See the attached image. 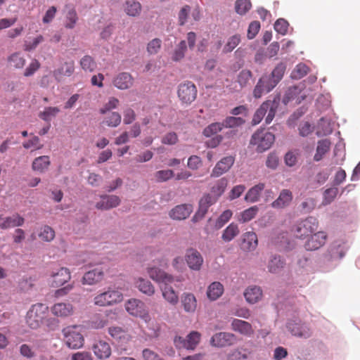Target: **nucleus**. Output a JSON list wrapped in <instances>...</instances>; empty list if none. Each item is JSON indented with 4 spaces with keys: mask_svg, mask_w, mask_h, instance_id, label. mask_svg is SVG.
<instances>
[{
    "mask_svg": "<svg viewBox=\"0 0 360 360\" xmlns=\"http://www.w3.org/2000/svg\"><path fill=\"white\" fill-rule=\"evenodd\" d=\"M278 105V98H275L273 101L269 100L264 102L255 112L252 121V124L255 125L259 124L266 113L265 122L267 124H270L275 117Z\"/></svg>",
    "mask_w": 360,
    "mask_h": 360,
    "instance_id": "nucleus-1",
    "label": "nucleus"
},
{
    "mask_svg": "<svg viewBox=\"0 0 360 360\" xmlns=\"http://www.w3.org/2000/svg\"><path fill=\"white\" fill-rule=\"evenodd\" d=\"M49 307L43 303L33 304L27 313L26 322L33 329L37 328L47 316Z\"/></svg>",
    "mask_w": 360,
    "mask_h": 360,
    "instance_id": "nucleus-2",
    "label": "nucleus"
},
{
    "mask_svg": "<svg viewBox=\"0 0 360 360\" xmlns=\"http://www.w3.org/2000/svg\"><path fill=\"white\" fill-rule=\"evenodd\" d=\"M275 141L274 135L264 129H258L252 136L250 144L256 146V150L262 153L271 148Z\"/></svg>",
    "mask_w": 360,
    "mask_h": 360,
    "instance_id": "nucleus-3",
    "label": "nucleus"
},
{
    "mask_svg": "<svg viewBox=\"0 0 360 360\" xmlns=\"http://www.w3.org/2000/svg\"><path fill=\"white\" fill-rule=\"evenodd\" d=\"M126 311L132 316L140 318L146 323L151 320L150 315L146 304L141 300L131 298L128 300L124 304Z\"/></svg>",
    "mask_w": 360,
    "mask_h": 360,
    "instance_id": "nucleus-4",
    "label": "nucleus"
},
{
    "mask_svg": "<svg viewBox=\"0 0 360 360\" xmlns=\"http://www.w3.org/2000/svg\"><path fill=\"white\" fill-rule=\"evenodd\" d=\"M64 340L70 349H79L84 345V338L82 334V327L70 326L63 330Z\"/></svg>",
    "mask_w": 360,
    "mask_h": 360,
    "instance_id": "nucleus-5",
    "label": "nucleus"
},
{
    "mask_svg": "<svg viewBox=\"0 0 360 360\" xmlns=\"http://www.w3.org/2000/svg\"><path fill=\"white\" fill-rule=\"evenodd\" d=\"M318 228V220L313 217H309L297 222L293 228V232L297 237L302 238L308 237L309 235L316 231Z\"/></svg>",
    "mask_w": 360,
    "mask_h": 360,
    "instance_id": "nucleus-6",
    "label": "nucleus"
},
{
    "mask_svg": "<svg viewBox=\"0 0 360 360\" xmlns=\"http://www.w3.org/2000/svg\"><path fill=\"white\" fill-rule=\"evenodd\" d=\"M123 300L122 293L117 290H108L97 295L94 298V303L96 306L107 307L121 302Z\"/></svg>",
    "mask_w": 360,
    "mask_h": 360,
    "instance_id": "nucleus-7",
    "label": "nucleus"
},
{
    "mask_svg": "<svg viewBox=\"0 0 360 360\" xmlns=\"http://www.w3.org/2000/svg\"><path fill=\"white\" fill-rule=\"evenodd\" d=\"M196 86L191 81H186L181 83L177 89L178 98L184 105H189L193 103L197 97Z\"/></svg>",
    "mask_w": 360,
    "mask_h": 360,
    "instance_id": "nucleus-8",
    "label": "nucleus"
},
{
    "mask_svg": "<svg viewBox=\"0 0 360 360\" xmlns=\"http://www.w3.org/2000/svg\"><path fill=\"white\" fill-rule=\"evenodd\" d=\"M108 333L121 349H127L132 338L127 330L119 326H111L108 328Z\"/></svg>",
    "mask_w": 360,
    "mask_h": 360,
    "instance_id": "nucleus-9",
    "label": "nucleus"
},
{
    "mask_svg": "<svg viewBox=\"0 0 360 360\" xmlns=\"http://www.w3.org/2000/svg\"><path fill=\"white\" fill-rule=\"evenodd\" d=\"M237 342L236 335L228 332H219L212 335L210 343L212 347L223 348L229 347L235 345Z\"/></svg>",
    "mask_w": 360,
    "mask_h": 360,
    "instance_id": "nucleus-10",
    "label": "nucleus"
},
{
    "mask_svg": "<svg viewBox=\"0 0 360 360\" xmlns=\"http://www.w3.org/2000/svg\"><path fill=\"white\" fill-rule=\"evenodd\" d=\"M201 335L197 331L191 332L186 337L184 338L180 336L175 337L174 342L175 346L179 349H187L193 350L199 344Z\"/></svg>",
    "mask_w": 360,
    "mask_h": 360,
    "instance_id": "nucleus-11",
    "label": "nucleus"
},
{
    "mask_svg": "<svg viewBox=\"0 0 360 360\" xmlns=\"http://www.w3.org/2000/svg\"><path fill=\"white\" fill-rule=\"evenodd\" d=\"M277 84L269 75H263L257 82L253 90V96L256 98H261L264 94L271 91Z\"/></svg>",
    "mask_w": 360,
    "mask_h": 360,
    "instance_id": "nucleus-12",
    "label": "nucleus"
},
{
    "mask_svg": "<svg viewBox=\"0 0 360 360\" xmlns=\"http://www.w3.org/2000/svg\"><path fill=\"white\" fill-rule=\"evenodd\" d=\"M327 240V234L324 231H315L308 236L304 243V248L307 251L319 250L324 245Z\"/></svg>",
    "mask_w": 360,
    "mask_h": 360,
    "instance_id": "nucleus-13",
    "label": "nucleus"
},
{
    "mask_svg": "<svg viewBox=\"0 0 360 360\" xmlns=\"http://www.w3.org/2000/svg\"><path fill=\"white\" fill-rule=\"evenodd\" d=\"M286 327L292 335L300 338H308L312 333L308 326L295 321H288Z\"/></svg>",
    "mask_w": 360,
    "mask_h": 360,
    "instance_id": "nucleus-14",
    "label": "nucleus"
},
{
    "mask_svg": "<svg viewBox=\"0 0 360 360\" xmlns=\"http://www.w3.org/2000/svg\"><path fill=\"white\" fill-rule=\"evenodd\" d=\"M147 273L149 277L156 283H159L160 285L167 282L175 281L174 276L155 266L148 267Z\"/></svg>",
    "mask_w": 360,
    "mask_h": 360,
    "instance_id": "nucleus-15",
    "label": "nucleus"
},
{
    "mask_svg": "<svg viewBox=\"0 0 360 360\" xmlns=\"http://www.w3.org/2000/svg\"><path fill=\"white\" fill-rule=\"evenodd\" d=\"M185 259L189 268L194 271H199L203 263L201 254L193 248L186 250Z\"/></svg>",
    "mask_w": 360,
    "mask_h": 360,
    "instance_id": "nucleus-16",
    "label": "nucleus"
},
{
    "mask_svg": "<svg viewBox=\"0 0 360 360\" xmlns=\"http://www.w3.org/2000/svg\"><path fill=\"white\" fill-rule=\"evenodd\" d=\"M234 162L235 158L231 155L223 158L216 164L214 167L212 169L210 176L219 177L221 176L223 174L227 172L230 169Z\"/></svg>",
    "mask_w": 360,
    "mask_h": 360,
    "instance_id": "nucleus-17",
    "label": "nucleus"
},
{
    "mask_svg": "<svg viewBox=\"0 0 360 360\" xmlns=\"http://www.w3.org/2000/svg\"><path fill=\"white\" fill-rule=\"evenodd\" d=\"M51 277L52 287L58 288L70 280L71 274L68 268L61 267L56 271H52Z\"/></svg>",
    "mask_w": 360,
    "mask_h": 360,
    "instance_id": "nucleus-18",
    "label": "nucleus"
},
{
    "mask_svg": "<svg viewBox=\"0 0 360 360\" xmlns=\"http://www.w3.org/2000/svg\"><path fill=\"white\" fill-rule=\"evenodd\" d=\"M134 79L132 75L126 72H120L115 76L112 80L113 85L120 90H126L133 86Z\"/></svg>",
    "mask_w": 360,
    "mask_h": 360,
    "instance_id": "nucleus-19",
    "label": "nucleus"
},
{
    "mask_svg": "<svg viewBox=\"0 0 360 360\" xmlns=\"http://www.w3.org/2000/svg\"><path fill=\"white\" fill-rule=\"evenodd\" d=\"M51 311L54 316L64 319L74 314V307L69 302H58L51 307Z\"/></svg>",
    "mask_w": 360,
    "mask_h": 360,
    "instance_id": "nucleus-20",
    "label": "nucleus"
},
{
    "mask_svg": "<svg viewBox=\"0 0 360 360\" xmlns=\"http://www.w3.org/2000/svg\"><path fill=\"white\" fill-rule=\"evenodd\" d=\"M174 282H167L162 284L160 285V289L164 300L171 305L175 306L179 302V295L171 285Z\"/></svg>",
    "mask_w": 360,
    "mask_h": 360,
    "instance_id": "nucleus-21",
    "label": "nucleus"
},
{
    "mask_svg": "<svg viewBox=\"0 0 360 360\" xmlns=\"http://www.w3.org/2000/svg\"><path fill=\"white\" fill-rule=\"evenodd\" d=\"M94 354L98 359H106L111 355L112 350L108 342L104 340H98L92 345Z\"/></svg>",
    "mask_w": 360,
    "mask_h": 360,
    "instance_id": "nucleus-22",
    "label": "nucleus"
},
{
    "mask_svg": "<svg viewBox=\"0 0 360 360\" xmlns=\"http://www.w3.org/2000/svg\"><path fill=\"white\" fill-rule=\"evenodd\" d=\"M193 212V206L190 204H182L174 207L169 212V217L174 220H184L188 218Z\"/></svg>",
    "mask_w": 360,
    "mask_h": 360,
    "instance_id": "nucleus-23",
    "label": "nucleus"
},
{
    "mask_svg": "<svg viewBox=\"0 0 360 360\" xmlns=\"http://www.w3.org/2000/svg\"><path fill=\"white\" fill-rule=\"evenodd\" d=\"M121 202V199L115 195H103L101 196V200L96 204L98 210H108L117 207Z\"/></svg>",
    "mask_w": 360,
    "mask_h": 360,
    "instance_id": "nucleus-24",
    "label": "nucleus"
},
{
    "mask_svg": "<svg viewBox=\"0 0 360 360\" xmlns=\"http://www.w3.org/2000/svg\"><path fill=\"white\" fill-rule=\"evenodd\" d=\"M293 198L292 193L289 189H283L278 197L271 203L275 209H283L288 207Z\"/></svg>",
    "mask_w": 360,
    "mask_h": 360,
    "instance_id": "nucleus-25",
    "label": "nucleus"
},
{
    "mask_svg": "<svg viewBox=\"0 0 360 360\" xmlns=\"http://www.w3.org/2000/svg\"><path fill=\"white\" fill-rule=\"evenodd\" d=\"M258 245L257 236L255 232L248 231L242 236L241 248L245 251H253Z\"/></svg>",
    "mask_w": 360,
    "mask_h": 360,
    "instance_id": "nucleus-26",
    "label": "nucleus"
},
{
    "mask_svg": "<svg viewBox=\"0 0 360 360\" xmlns=\"http://www.w3.org/2000/svg\"><path fill=\"white\" fill-rule=\"evenodd\" d=\"M75 72V62L70 60L65 62L60 68L53 71V77L60 81L63 77H70Z\"/></svg>",
    "mask_w": 360,
    "mask_h": 360,
    "instance_id": "nucleus-27",
    "label": "nucleus"
},
{
    "mask_svg": "<svg viewBox=\"0 0 360 360\" xmlns=\"http://www.w3.org/2000/svg\"><path fill=\"white\" fill-rule=\"evenodd\" d=\"M231 328L245 336H250L254 333L251 324L247 321L235 319L231 323Z\"/></svg>",
    "mask_w": 360,
    "mask_h": 360,
    "instance_id": "nucleus-28",
    "label": "nucleus"
},
{
    "mask_svg": "<svg viewBox=\"0 0 360 360\" xmlns=\"http://www.w3.org/2000/svg\"><path fill=\"white\" fill-rule=\"evenodd\" d=\"M181 304L184 311L187 313H194L197 309V299L191 292H184L181 297Z\"/></svg>",
    "mask_w": 360,
    "mask_h": 360,
    "instance_id": "nucleus-29",
    "label": "nucleus"
},
{
    "mask_svg": "<svg viewBox=\"0 0 360 360\" xmlns=\"http://www.w3.org/2000/svg\"><path fill=\"white\" fill-rule=\"evenodd\" d=\"M252 352L248 348L238 347L230 351L226 355V360H248Z\"/></svg>",
    "mask_w": 360,
    "mask_h": 360,
    "instance_id": "nucleus-30",
    "label": "nucleus"
},
{
    "mask_svg": "<svg viewBox=\"0 0 360 360\" xmlns=\"http://www.w3.org/2000/svg\"><path fill=\"white\" fill-rule=\"evenodd\" d=\"M103 278V272L102 270L96 269L86 272L82 278V283L85 285H94Z\"/></svg>",
    "mask_w": 360,
    "mask_h": 360,
    "instance_id": "nucleus-31",
    "label": "nucleus"
},
{
    "mask_svg": "<svg viewBox=\"0 0 360 360\" xmlns=\"http://www.w3.org/2000/svg\"><path fill=\"white\" fill-rule=\"evenodd\" d=\"M51 161L49 156L42 155L36 158L33 160L32 164V169L34 172L44 173L49 169Z\"/></svg>",
    "mask_w": 360,
    "mask_h": 360,
    "instance_id": "nucleus-32",
    "label": "nucleus"
},
{
    "mask_svg": "<svg viewBox=\"0 0 360 360\" xmlns=\"http://www.w3.org/2000/svg\"><path fill=\"white\" fill-rule=\"evenodd\" d=\"M8 66L13 69H22L26 63V59L20 52H15L7 58Z\"/></svg>",
    "mask_w": 360,
    "mask_h": 360,
    "instance_id": "nucleus-33",
    "label": "nucleus"
},
{
    "mask_svg": "<svg viewBox=\"0 0 360 360\" xmlns=\"http://www.w3.org/2000/svg\"><path fill=\"white\" fill-rule=\"evenodd\" d=\"M331 142L329 139H325L318 141L316 153L314 160L319 162L323 159L324 155L330 150Z\"/></svg>",
    "mask_w": 360,
    "mask_h": 360,
    "instance_id": "nucleus-34",
    "label": "nucleus"
},
{
    "mask_svg": "<svg viewBox=\"0 0 360 360\" xmlns=\"http://www.w3.org/2000/svg\"><path fill=\"white\" fill-rule=\"evenodd\" d=\"M135 285L139 291L147 296H153L155 292V288L151 282L143 278H138L136 280Z\"/></svg>",
    "mask_w": 360,
    "mask_h": 360,
    "instance_id": "nucleus-35",
    "label": "nucleus"
},
{
    "mask_svg": "<svg viewBox=\"0 0 360 360\" xmlns=\"http://www.w3.org/2000/svg\"><path fill=\"white\" fill-rule=\"evenodd\" d=\"M25 222V219L18 214H15L11 217H7L4 221L0 224L1 229H7L12 227L21 226Z\"/></svg>",
    "mask_w": 360,
    "mask_h": 360,
    "instance_id": "nucleus-36",
    "label": "nucleus"
},
{
    "mask_svg": "<svg viewBox=\"0 0 360 360\" xmlns=\"http://www.w3.org/2000/svg\"><path fill=\"white\" fill-rule=\"evenodd\" d=\"M244 296L248 302L255 304L262 298V291L259 287L250 286L245 290Z\"/></svg>",
    "mask_w": 360,
    "mask_h": 360,
    "instance_id": "nucleus-37",
    "label": "nucleus"
},
{
    "mask_svg": "<svg viewBox=\"0 0 360 360\" xmlns=\"http://www.w3.org/2000/svg\"><path fill=\"white\" fill-rule=\"evenodd\" d=\"M224 292V286L219 282H213L207 288V295L210 300H216L220 297Z\"/></svg>",
    "mask_w": 360,
    "mask_h": 360,
    "instance_id": "nucleus-38",
    "label": "nucleus"
},
{
    "mask_svg": "<svg viewBox=\"0 0 360 360\" xmlns=\"http://www.w3.org/2000/svg\"><path fill=\"white\" fill-rule=\"evenodd\" d=\"M240 233L238 226L235 223L230 224L223 231L221 238L224 242H230Z\"/></svg>",
    "mask_w": 360,
    "mask_h": 360,
    "instance_id": "nucleus-39",
    "label": "nucleus"
},
{
    "mask_svg": "<svg viewBox=\"0 0 360 360\" xmlns=\"http://www.w3.org/2000/svg\"><path fill=\"white\" fill-rule=\"evenodd\" d=\"M264 188V184L259 183L252 188H251L245 195V200L250 202H257L259 198L261 192Z\"/></svg>",
    "mask_w": 360,
    "mask_h": 360,
    "instance_id": "nucleus-40",
    "label": "nucleus"
},
{
    "mask_svg": "<svg viewBox=\"0 0 360 360\" xmlns=\"http://www.w3.org/2000/svg\"><path fill=\"white\" fill-rule=\"evenodd\" d=\"M124 11L128 15L136 17L141 13V5L139 1L127 0L125 3Z\"/></svg>",
    "mask_w": 360,
    "mask_h": 360,
    "instance_id": "nucleus-41",
    "label": "nucleus"
},
{
    "mask_svg": "<svg viewBox=\"0 0 360 360\" xmlns=\"http://www.w3.org/2000/svg\"><path fill=\"white\" fill-rule=\"evenodd\" d=\"M259 208L255 205L245 210L238 217V221L240 223H246L254 219L257 214Z\"/></svg>",
    "mask_w": 360,
    "mask_h": 360,
    "instance_id": "nucleus-42",
    "label": "nucleus"
},
{
    "mask_svg": "<svg viewBox=\"0 0 360 360\" xmlns=\"http://www.w3.org/2000/svg\"><path fill=\"white\" fill-rule=\"evenodd\" d=\"M285 265L284 260L280 256H274L269 261L267 268L271 273H278Z\"/></svg>",
    "mask_w": 360,
    "mask_h": 360,
    "instance_id": "nucleus-43",
    "label": "nucleus"
},
{
    "mask_svg": "<svg viewBox=\"0 0 360 360\" xmlns=\"http://www.w3.org/2000/svg\"><path fill=\"white\" fill-rule=\"evenodd\" d=\"M228 185V180L226 178H221L217 180L211 188L212 195L218 199L225 191Z\"/></svg>",
    "mask_w": 360,
    "mask_h": 360,
    "instance_id": "nucleus-44",
    "label": "nucleus"
},
{
    "mask_svg": "<svg viewBox=\"0 0 360 360\" xmlns=\"http://www.w3.org/2000/svg\"><path fill=\"white\" fill-rule=\"evenodd\" d=\"M217 200V197H214L210 193H206L200 198L198 208L207 213L209 207L214 205Z\"/></svg>",
    "mask_w": 360,
    "mask_h": 360,
    "instance_id": "nucleus-45",
    "label": "nucleus"
},
{
    "mask_svg": "<svg viewBox=\"0 0 360 360\" xmlns=\"http://www.w3.org/2000/svg\"><path fill=\"white\" fill-rule=\"evenodd\" d=\"M79 65L84 72H94L97 66L94 59L89 55H86L80 59Z\"/></svg>",
    "mask_w": 360,
    "mask_h": 360,
    "instance_id": "nucleus-46",
    "label": "nucleus"
},
{
    "mask_svg": "<svg viewBox=\"0 0 360 360\" xmlns=\"http://www.w3.org/2000/svg\"><path fill=\"white\" fill-rule=\"evenodd\" d=\"M245 122V120L241 117L229 116L223 120L222 124L224 128H235L242 126Z\"/></svg>",
    "mask_w": 360,
    "mask_h": 360,
    "instance_id": "nucleus-47",
    "label": "nucleus"
},
{
    "mask_svg": "<svg viewBox=\"0 0 360 360\" xmlns=\"http://www.w3.org/2000/svg\"><path fill=\"white\" fill-rule=\"evenodd\" d=\"M60 112V108L58 107H46L43 111L40 112L39 117L46 122H49Z\"/></svg>",
    "mask_w": 360,
    "mask_h": 360,
    "instance_id": "nucleus-48",
    "label": "nucleus"
},
{
    "mask_svg": "<svg viewBox=\"0 0 360 360\" xmlns=\"http://www.w3.org/2000/svg\"><path fill=\"white\" fill-rule=\"evenodd\" d=\"M78 20L77 13L74 8H70L65 16V27L68 29H72L75 27Z\"/></svg>",
    "mask_w": 360,
    "mask_h": 360,
    "instance_id": "nucleus-49",
    "label": "nucleus"
},
{
    "mask_svg": "<svg viewBox=\"0 0 360 360\" xmlns=\"http://www.w3.org/2000/svg\"><path fill=\"white\" fill-rule=\"evenodd\" d=\"M108 127H116L121 123V115L117 112H110L103 121Z\"/></svg>",
    "mask_w": 360,
    "mask_h": 360,
    "instance_id": "nucleus-50",
    "label": "nucleus"
},
{
    "mask_svg": "<svg viewBox=\"0 0 360 360\" xmlns=\"http://www.w3.org/2000/svg\"><path fill=\"white\" fill-rule=\"evenodd\" d=\"M222 122H214L206 127L202 131V134L206 137H210L223 129Z\"/></svg>",
    "mask_w": 360,
    "mask_h": 360,
    "instance_id": "nucleus-51",
    "label": "nucleus"
},
{
    "mask_svg": "<svg viewBox=\"0 0 360 360\" xmlns=\"http://www.w3.org/2000/svg\"><path fill=\"white\" fill-rule=\"evenodd\" d=\"M285 69V65L283 63H281L275 67V68L274 69V70L272 71L271 74L269 76L278 84V83L283 78Z\"/></svg>",
    "mask_w": 360,
    "mask_h": 360,
    "instance_id": "nucleus-52",
    "label": "nucleus"
},
{
    "mask_svg": "<svg viewBox=\"0 0 360 360\" xmlns=\"http://www.w3.org/2000/svg\"><path fill=\"white\" fill-rule=\"evenodd\" d=\"M252 77V74L249 70H241L237 77V82L241 88L246 86Z\"/></svg>",
    "mask_w": 360,
    "mask_h": 360,
    "instance_id": "nucleus-53",
    "label": "nucleus"
},
{
    "mask_svg": "<svg viewBox=\"0 0 360 360\" xmlns=\"http://www.w3.org/2000/svg\"><path fill=\"white\" fill-rule=\"evenodd\" d=\"M39 237L44 241L50 242L53 240L55 237V231L49 226H44L41 228Z\"/></svg>",
    "mask_w": 360,
    "mask_h": 360,
    "instance_id": "nucleus-54",
    "label": "nucleus"
},
{
    "mask_svg": "<svg viewBox=\"0 0 360 360\" xmlns=\"http://www.w3.org/2000/svg\"><path fill=\"white\" fill-rule=\"evenodd\" d=\"M186 50L187 46L186 41L184 40L181 41L174 50L172 56V60L174 61H179L181 60L184 57Z\"/></svg>",
    "mask_w": 360,
    "mask_h": 360,
    "instance_id": "nucleus-55",
    "label": "nucleus"
},
{
    "mask_svg": "<svg viewBox=\"0 0 360 360\" xmlns=\"http://www.w3.org/2000/svg\"><path fill=\"white\" fill-rule=\"evenodd\" d=\"M250 0H237L235 4V8L237 13L244 15L251 8Z\"/></svg>",
    "mask_w": 360,
    "mask_h": 360,
    "instance_id": "nucleus-56",
    "label": "nucleus"
},
{
    "mask_svg": "<svg viewBox=\"0 0 360 360\" xmlns=\"http://www.w3.org/2000/svg\"><path fill=\"white\" fill-rule=\"evenodd\" d=\"M309 72V68L304 63H299L292 72V77L296 79L304 77Z\"/></svg>",
    "mask_w": 360,
    "mask_h": 360,
    "instance_id": "nucleus-57",
    "label": "nucleus"
},
{
    "mask_svg": "<svg viewBox=\"0 0 360 360\" xmlns=\"http://www.w3.org/2000/svg\"><path fill=\"white\" fill-rule=\"evenodd\" d=\"M173 176L174 172L171 169L160 170L155 174V177L158 182L166 181Z\"/></svg>",
    "mask_w": 360,
    "mask_h": 360,
    "instance_id": "nucleus-58",
    "label": "nucleus"
},
{
    "mask_svg": "<svg viewBox=\"0 0 360 360\" xmlns=\"http://www.w3.org/2000/svg\"><path fill=\"white\" fill-rule=\"evenodd\" d=\"M233 212L230 210L224 211L221 215L218 217L216 221V227L217 229L221 228L225 224H226L231 218Z\"/></svg>",
    "mask_w": 360,
    "mask_h": 360,
    "instance_id": "nucleus-59",
    "label": "nucleus"
},
{
    "mask_svg": "<svg viewBox=\"0 0 360 360\" xmlns=\"http://www.w3.org/2000/svg\"><path fill=\"white\" fill-rule=\"evenodd\" d=\"M240 38L239 35H233L231 37L224 47V52H231L240 43Z\"/></svg>",
    "mask_w": 360,
    "mask_h": 360,
    "instance_id": "nucleus-60",
    "label": "nucleus"
},
{
    "mask_svg": "<svg viewBox=\"0 0 360 360\" xmlns=\"http://www.w3.org/2000/svg\"><path fill=\"white\" fill-rule=\"evenodd\" d=\"M22 146L25 149L33 148L34 150H39L43 148V144L40 143V140L38 136H34L31 139L24 142L22 143Z\"/></svg>",
    "mask_w": 360,
    "mask_h": 360,
    "instance_id": "nucleus-61",
    "label": "nucleus"
},
{
    "mask_svg": "<svg viewBox=\"0 0 360 360\" xmlns=\"http://www.w3.org/2000/svg\"><path fill=\"white\" fill-rule=\"evenodd\" d=\"M40 63L37 59H33L24 71L25 77H30L33 75L39 68Z\"/></svg>",
    "mask_w": 360,
    "mask_h": 360,
    "instance_id": "nucleus-62",
    "label": "nucleus"
},
{
    "mask_svg": "<svg viewBox=\"0 0 360 360\" xmlns=\"http://www.w3.org/2000/svg\"><path fill=\"white\" fill-rule=\"evenodd\" d=\"M288 22L285 20L280 18L276 21L274 29L278 33L285 35L288 32Z\"/></svg>",
    "mask_w": 360,
    "mask_h": 360,
    "instance_id": "nucleus-63",
    "label": "nucleus"
},
{
    "mask_svg": "<svg viewBox=\"0 0 360 360\" xmlns=\"http://www.w3.org/2000/svg\"><path fill=\"white\" fill-rule=\"evenodd\" d=\"M119 100L115 97H110L108 101L100 109L101 114H105L108 111L115 109L119 105Z\"/></svg>",
    "mask_w": 360,
    "mask_h": 360,
    "instance_id": "nucleus-64",
    "label": "nucleus"
}]
</instances>
